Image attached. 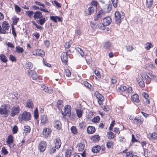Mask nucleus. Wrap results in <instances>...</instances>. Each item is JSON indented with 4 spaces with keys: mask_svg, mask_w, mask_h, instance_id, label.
I'll list each match as a JSON object with an SVG mask.
<instances>
[{
    "mask_svg": "<svg viewBox=\"0 0 157 157\" xmlns=\"http://www.w3.org/2000/svg\"><path fill=\"white\" fill-rule=\"evenodd\" d=\"M118 89L121 94L125 96H128L129 94L132 93V87L129 86H121L118 88Z\"/></svg>",
    "mask_w": 157,
    "mask_h": 157,
    "instance_id": "f257e3e1",
    "label": "nucleus"
},
{
    "mask_svg": "<svg viewBox=\"0 0 157 157\" xmlns=\"http://www.w3.org/2000/svg\"><path fill=\"white\" fill-rule=\"evenodd\" d=\"M10 108V106L9 104L7 103L3 104L0 107V114L4 115L7 117L9 115Z\"/></svg>",
    "mask_w": 157,
    "mask_h": 157,
    "instance_id": "f03ea898",
    "label": "nucleus"
},
{
    "mask_svg": "<svg viewBox=\"0 0 157 157\" xmlns=\"http://www.w3.org/2000/svg\"><path fill=\"white\" fill-rule=\"evenodd\" d=\"M31 118V114L29 112L24 111L23 113L19 115L18 119L19 121H28Z\"/></svg>",
    "mask_w": 157,
    "mask_h": 157,
    "instance_id": "7ed1b4c3",
    "label": "nucleus"
},
{
    "mask_svg": "<svg viewBox=\"0 0 157 157\" xmlns=\"http://www.w3.org/2000/svg\"><path fill=\"white\" fill-rule=\"evenodd\" d=\"M20 111V109L19 106L16 105L13 107L11 110L10 116L13 117L18 114Z\"/></svg>",
    "mask_w": 157,
    "mask_h": 157,
    "instance_id": "20e7f679",
    "label": "nucleus"
},
{
    "mask_svg": "<svg viewBox=\"0 0 157 157\" xmlns=\"http://www.w3.org/2000/svg\"><path fill=\"white\" fill-rule=\"evenodd\" d=\"M2 26V28L0 25V33H6V31L8 30L9 28V25L6 21H4L3 22Z\"/></svg>",
    "mask_w": 157,
    "mask_h": 157,
    "instance_id": "39448f33",
    "label": "nucleus"
},
{
    "mask_svg": "<svg viewBox=\"0 0 157 157\" xmlns=\"http://www.w3.org/2000/svg\"><path fill=\"white\" fill-rule=\"evenodd\" d=\"M105 13L103 10H101L97 13L94 17V19L95 21H99L105 16Z\"/></svg>",
    "mask_w": 157,
    "mask_h": 157,
    "instance_id": "423d86ee",
    "label": "nucleus"
},
{
    "mask_svg": "<svg viewBox=\"0 0 157 157\" xmlns=\"http://www.w3.org/2000/svg\"><path fill=\"white\" fill-rule=\"evenodd\" d=\"M115 20L117 24H120L121 22L122 17H123L124 15H121L118 11H116L115 13Z\"/></svg>",
    "mask_w": 157,
    "mask_h": 157,
    "instance_id": "0eeeda50",
    "label": "nucleus"
},
{
    "mask_svg": "<svg viewBox=\"0 0 157 157\" xmlns=\"http://www.w3.org/2000/svg\"><path fill=\"white\" fill-rule=\"evenodd\" d=\"M33 55L37 56L43 57L45 55V53L44 51L41 49H36L34 50L32 52Z\"/></svg>",
    "mask_w": 157,
    "mask_h": 157,
    "instance_id": "6e6552de",
    "label": "nucleus"
},
{
    "mask_svg": "<svg viewBox=\"0 0 157 157\" xmlns=\"http://www.w3.org/2000/svg\"><path fill=\"white\" fill-rule=\"evenodd\" d=\"M94 95L98 99V102L99 104L100 105L102 104V102L104 100V97L97 91L95 92Z\"/></svg>",
    "mask_w": 157,
    "mask_h": 157,
    "instance_id": "1a4fd4ad",
    "label": "nucleus"
},
{
    "mask_svg": "<svg viewBox=\"0 0 157 157\" xmlns=\"http://www.w3.org/2000/svg\"><path fill=\"white\" fill-rule=\"evenodd\" d=\"M13 137L11 135H10L8 137V139L6 141V143L9 147L11 148L14 147L13 145Z\"/></svg>",
    "mask_w": 157,
    "mask_h": 157,
    "instance_id": "9d476101",
    "label": "nucleus"
},
{
    "mask_svg": "<svg viewBox=\"0 0 157 157\" xmlns=\"http://www.w3.org/2000/svg\"><path fill=\"white\" fill-rule=\"evenodd\" d=\"M71 106L67 105L65 106L64 107V112L63 113V114L64 116H68L69 117L70 116L71 110Z\"/></svg>",
    "mask_w": 157,
    "mask_h": 157,
    "instance_id": "9b49d317",
    "label": "nucleus"
},
{
    "mask_svg": "<svg viewBox=\"0 0 157 157\" xmlns=\"http://www.w3.org/2000/svg\"><path fill=\"white\" fill-rule=\"evenodd\" d=\"M46 147V142L44 141H42L39 144L38 148L40 152H43L45 151Z\"/></svg>",
    "mask_w": 157,
    "mask_h": 157,
    "instance_id": "f8f14e48",
    "label": "nucleus"
},
{
    "mask_svg": "<svg viewBox=\"0 0 157 157\" xmlns=\"http://www.w3.org/2000/svg\"><path fill=\"white\" fill-rule=\"evenodd\" d=\"M27 74L29 75H30L33 80H35L38 77L37 75L34 71L28 70L27 71Z\"/></svg>",
    "mask_w": 157,
    "mask_h": 157,
    "instance_id": "ddd939ff",
    "label": "nucleus"
},
{
    "mask_svg": "<svg viewBox=\"0 0 157 157\" xmlns=\"http://www.w3.org/2000/svg\"><path fill=\"white\" fill-rule=\"evenodd\" d=\"M133 121L134 123L140 125L143 123L144 120L140 117H137L134 119Z\"/></svg>",
    "mask_w": 157,
    "mask_h": 157,
    "instance_id": "4468645a",
    "label": "nucleus"
},
{
    "mask_svg": "<svg viewBox=\"0 0 157 157\" xmlns=\"http://www.w3.org/2000/svg\"><path fill=\"white\" fill-rule=\"evenodd\" d=\"M111 19L109 17H107L104 18L103 20V22L105 26L109 25L111 22Z\"/></svg>",
    "mask_w": 157,
    "mask_h": 157,
    "instance_id": "2eb2a0df",
    "label": "nucleus"
},
{
    "mask_svg": "<svg viewBox=\"0 0 157 157\" xmlns=\"http://www.w3.org/2000/svg\"><path fill=\"white\" fill-rule=\"evenodd\" d=\"M61 58L63 62L66 63L68 59L67 53V52H63L61 55Z\"/></svg>",
    "mask_w": 157,
    "mask_h": 157,
    "instance_id": "dca6fc26",
    "label": "nucleus"
},
{
    "mask_svg": "<svg viewBox=\"0 0 157 157\" xmlns=\"http://www.w3.org/2000/svg\"><path fill=\"white\" fill-rule=\"evenodd\" d=\"M94 8L93 6H91L89 7L85 11V14L86 16L90 15L92 13H93L94 12Z\"/></svg>",
    "mask_w": 157,
    "mask_h": 157,
    "instance_id": "f3484780",
    "label": "nucleus"
},
{
    "mask_svg": "<svg viewBox=\"0 0 157 157\" xmlns=\"http://www.w3.org/2000/svg\"><path fill=\"white\" fill-rule=\"evenodd\" d=\"M148 138L151 140H154L157 139V133L153 132L149 133L147 135Z\"/></svg>",
    "mask_w": 157,
    "mask_h": 157,
    "instance_id": "a211bd4d",
    "label": "nucleus"
},
{
    "mask_svg": "<svg viewBox=\"0 0 157 157\" xmlns=\"http://www.w3.org/2000/svg\"><path fill=\"white\" fill-rule=\"evenodd\" d=\"M40 124L42 125H44L47 123L48 118L46 115H42L40 117Z\"/></svg>",
    "mask_w": 157,
    "mask_h": 157,
    "instance_id": "6ab92c4d",
    "label": "nucleus"
},
{
    "mask_svg": "<svg viewBox=\"0 0 157 157\" xmlns=\"http://www.w3.org/2000/svg\"><path fill=\"white\" fill-rule=\"evenodd\" d=\"M54 144L55 148L58 149L60 147L61 143V140L59 138H57L54 140Z\"/></svg>",
    "mask_w": 157,
    "mask_h": 157,
    "instance_id": "aec40b11",
    "label": "nucleus"
},
{
    "mask_svg": "<svg viewBox=\"0 0 157 157\" xmlns=\"http://www.w3.org/2000/svg\"><path fill=\"white\" fill-rule=\"evenodd\" d=\"M50 133L51 131L49 128H44L43 131V134L45 137H47Z\"/></svg>",
    "mask_w": 157,
    "mask_h": 157,
    "instance_id": "412c9836",
    "label": "nucleus"
},
{
    "mask_svg": "<svg viewBox=\"0 0 157 157\" xmlns=\"http://www.w3.org/2000/svg\"><path fill=\"white\" fill-rule=\"evenodd\" d=\"M112 5L110 4H107L105 5V7L104 9V11L105 13H108L109 12L112 10Z\"/></svg>",
    "mask_w": 157,
    "mask_h": 157,
    "instance_id": "4be33fe9",
    "label": "nucleus"
},
{
    "mask_svg": "<svg viewBox=\"0 0 157 157\" xmlns=\"http://www.w3.org/2000/svg\"><path fill=\"white\" fill-rule=\"evenodd\" d=\"M25 107L28 108L33 109L34 107L33 104L31 99L28 100L26 103Z\"/></svg>",
    "mask_w": 157,
    "mask_h": 157,
    "instance_id": "5701e85b",
    "label": "nucleus"
},
{
    "mask_svg": "<svg viewBox=\"0 0 157 157\" xmlns=\"http://www.w3.org/2000/svg\"><path fill=\"white\" fill-rule=\"evenodd\" d=\"M53 126L57 130H60L61 128V123L58 121H56L54 122Z\"/></svg>",
    "mask_w": 157,
    "mask_h": 157,
    "instance_id": "b1692460",
    "label": "nucleus"
},
{
    "mask_svg": "<svg viewBox=\"0 0 157 157\" xmlns=\"http://www.w3.org/2000/svg\"><path fill=\"white\" fill-rule=\"evenodd\" d=\"M42 13L40 11H36L34 13L33 17L35 19L40 18L43 17Z\"/></svg>",
    "mask_w": 157,
    "mask_h": 157,
    "instance_id": "393cba45",
    "label": "nucleus"
},
{
    "mask_svg": "<svg viewBox=\"0 0 157 157\" xmlns=\"http://www.w3.org/2000/svg\"><path fill=\"white\" fill-rule=\"evenodd\" d=\"M95 130L94 127L92 126H89L87 128V132L89 134H91L94 133Z\"/></svg>",
    "mask_w": 157,
    "mask_h": 157,
    "instance_id": "a878e982",
    "label": "nucleus"
},
{
    "mask_svg": "<svg viewBox=\"0 0 157 157\" xmlns=\"http://www.w3.org/2000/svg\"><path fill=\"white\" fill-rule=\"evenodd\" d=\"M42 89L46 92L51 94L53 93V90L51 89H49L48 87L45 85H43L41 86Z\"/></svg>",
    "mask_w": 157,
    "mask_h": 157,
    "instance_id": "bb28decb",
    "label": "nucleus"
},
{
    "mask_svg": "<svg viewBox=\"0 0 157 157\" xmlns=\"http://www.w3.org/2000/svg\"><path fill=\"white\" fill-rule=\"evenodd\" d=\"M50 19L55 22H57V20L59 21H61V18L57 16H51L50 17Z\"/></svg>",
    "mask_w": 157,
    "mask_h": 157,
    "instance_id": "cd10ccee",
    "label": "nucleus"
},
{
    "mask_svg": "<svg viewBox=\"0 0 157 157\" xmlns=\"http://www.w3.org/2000/svg\"><path fill=\"white\" fill-rule=\"evenodd\" d=\"M132 100L134 102L138 103L139 102L140 100L139 99V96L137 94H135L131 96Z\"/></svg>",
    "mask_w": 157,
    "mask_h": 157,
    "instance_id": "c85d7f7f",
    "label": "nucleus"
},
{
    "mask_svg": "<svg viewBox=\"0 0 157 157\" xmlns=\"http://www.w3.org/2000/svg\"><path fill=\"white\" fill-rule=\"evenodd\" d=\"M112 47L111 43L109 42H105L103 44V48L107 49H109Z\"/></svg>",
    "mask_w": 157,
    "mask_h": 157,
    "instance_id": "c756f323",
    "label": "nucleus"
},
{
    "mask_svg": "<svg viewBox=\"0 0 157 157\" xmlns=\"http://www.w3.org/2000/svg\"><path fill=\"white\" fill-rule=\"evenodd\" d=\"M101 150V147L100 146L97 145L92 148V151L94 153H97Z\"/></svg>",
    "mask_w": 157,
    "mask_h": 157,
    "instance_id": "7c9ffc66",
    "label": "nucleus"
},
{
    "mask_svg": "<svg viewBox=\"0 0 157 157\" xmlns=\"http://www.w3.org/2000/svg\"><path fill=\"white\" fill-rule=\"evenodd\" d=\"M45 21V19L44 17L43 16L41 18H40L39 20L37 21V22L41 25H43Z\"/></svg>",
    "mask_w": 157,
    "mask_h": 157,
    "instance_id": "2f4dec72",
    "label": "nucleus"
},
{
    "mask_svg": "<svg viewBox=\"0 0 157 157\" xmlns=\"http://www.w3.org/2000/svg\"><path fill=\"white\" fill-rule=\"evenodd\" d=\"M70 129L73 134L74 135L77 134L78 133V130L75 126H72L71 127Z\"/></svg>",
    "mask_w": 157,
    "mask_h": 157,
    "instance_id": "473e14b6",
    "label": "nucleus"
},
{
    "mask_svg": "<svg viewBox=\"0 0 157 157\" xmlns=\"http://www.w3.org/2000/svg\"><path fill=\"white\" fill-rule=\"evenodd\" d=\"M24 133H25V135L29 133L30 131V128L28 126H25L24 129Z\"/></svg>",
    "mask_w": 157,
    "mask_h": 157,
    "instance_id": "72a5a7b5",
    "label": "nucleus"
},
{
    "mask_svg": "<svg viewBox=\"0 0 157 157\" xmlns=\"http://www.w3.org/2000/svg\"><path fill=\"white\" fill-rule=\"evenodd\" d=\"M0 59L4 63H6L7 61V59L6 57L4 55H0Z\"/></svg>",
    "mask_w": 157,
    "mask_h": 157,
    "instance_id": "f704fd0d",
    "label": "nucleus"
},
{
    "mask_svg": "<svg viewBox=\"0 0 157 157\" xmlns=\"http://www.w3.org/2000/svg\"><path fill=\"white\" fill-rule=\"evenodd\" d=\"M149 75L150 77V78H148V79L146 80V82L147 84H148L150 82L151 79L154 78L155 77V75L152 74V73H149Z\"/></svg>",
    "mask_w": 157,
    "mask_h": 157,
    "instance_id": "c9c22d12",
    "label": "nucleus"
},
{
    "mask_svg": "<svg viewBox=\"0 0 157 157\" xmlns=\"http://www.w3.org/2000/svg\"><path fill=\"white\" fill-rule=\"evenodd\" d=\"M153 0H147L146 6L147 8L151 7L152 5Z\"/></svg>",
    "mask_w": 157,
    "mask_h": 157,
    "instance_id": "e433bc0d",
    "label": "nucleus"
},
{
    "mask_svg": "<svg viewBox=\"0 0 157 157\" xmlns=\"http://www.w3.org/2000/svg\"><path fill=\"white\" fill-rule=\"evenodd\" d=\"M16 52L18 53H22L24 52L23 48L19 46H16L15 48Z\"/></svg>",
    "mask_w": 157,
    "mask_h": 157,
    "instance_id": "4c0bfd02",
    "label": "nucleus"
},
{
    "mask_svg": "<svg viewBox=\"0 0 157 157\" xmlns=\"http://www.w3.org/2000/svg\"><path fill=\"white\" fill-rule=\"evenodd\" d=\"M141 77L144 80H145L148 79V78H150V77L147 75L146 73L143 72L141 74Z\"/></svg>",
    "mask_w": 157,
    "mask_h": 157,
    "instance_id": "58836bf2",
    "label": "nucleus"
},
{
    "mask_svg": "<svg viewBox=\"0 0 157 157\" xmlns=\"http://www.w3.org/2000/svg\"><path fill=\"white\" fill-rule=\"evenodd\" d=\"M86 124L83 122H80L79 124V128L81 129H84L85 128Z\"/></svg>",
    "mask_w": 157,
    "mask_h": 157,
    "instance_id": "ea45409f",
    "label": "nucleus"
},
{
    "mask_svg": "<svg viewBox=\"0 0 157 157\" xmlns=\"http://www.w3.org/2000/svg\"><path fill=\"white\" fill-rule=\"evenodd\" d=\"M85 147L84 144L82 143L79 144L78 147V151H82L84 150Z\"/></svg>",
    "mask_w": 157,
    "mask_h": 157,
    "instance_id": "a19ab883",
    "label": "nucleus"
},
{
    "mask_svg": "<svg viewBox=\"0 0 157 157\" xmlns=\"http://www.w3.org/2000/svg\"><path fill=\"white\" fill-rule=\"evenodd\" d=\"M33 67V65L31 63L27 62L25 64V67L28 69H31Z\"/></svg>",
    "mask_w": 157,
    "mask_h": 157,
    "instance_id": "79ce46f5",
    "label": "nucleus"
},
{
    "mask_svg": "<svg viewBox=\"0 0 157 157\" xmlns=\"http://www.w3.org/2000/svg\"><path fill=\"white\" fill-rule=\"evenodd\" d=\"M91 139L93 141L96 142L99 140L100 136L98 135H94L92 137Z\"/></svg>",
    "mask_w": 157,
    "mask_h": 157,
    "instance_id": "37998d69",
    "label": "nucleus"
},
{
    "mask_svg": "<svg viewBox=\"0 0 157 157\" xmlns=\"http://www.w3.org/2000/svg\"><path fill=\"white\" fill-rule=\"evenodd\" d=\"M107 134L108 135V137L109 139H113L115 136L114 133L112 132H107Z\"/></svg>",
    "mask_w": 157,
    "mask_h": 157,
    "instance_id": "c03bdc74",
    "label": "nucleus"
},
{
    "mask_svg": "<svg viewBox=\"0 0 157 157\" xmlns=\"http://www.w3.org/2000/svg\"><path fill=\"white\" fill-rule=\"evenodd\" d=\"M106 145L108 148H110L113 147V144L112 141H109L107 142Z\"/></svg>",
    "mask_w": 157,
    "mask_h": 157,
    "instance_id": "a18cd8bd",
    "label": "nucleus"
},
{
    "mask_svg": "<svg viewBox=\"0 0 157 157\" xmlns=\"http://www.w3.org/2000/svg\"><path fill=\"white\" fill-rule=\"evenodd\" d=\"M152 47V44L151 43L149 42L146 43L145 45V48L147 50L150 49Z\"/></svg>",
    "mask_w": 157,
    "mask_h": 157,
    "instance_id": "49530a36",
    "label": "nucleus"
},
{
    "mask_svg": "<svg viewBox=\"0 0 157 157\" xmlns=\"http://www.w3.org/2000/svg\"><path fill=\"white\" fill-rule=\"evenodd\" d=\"M19 20V18H17L16 16H14L12 18L13 24L14 25H17V22Z\"/></svg>",
    "mask_w": 157,
    "mask_h": 157,
    "instance_id": "de8ad7c7",
    "label": "nucleus"
},
{
    "mask_svg": "<svg viewBox=\"0 0 157 157\" xmlns=\"http://www.w3.org/2000/svg\"><path fill=\"white\" fill-rule=\"evenodd\" d=\"M76 50L80 54L81 56L82 57H83L84 55V53L82 51V50L78 47H77L76 48Z\"/></svg>",
    "mask_w": 157,
    "mask_h": 157,
    "instance_id": "09e8293b",
    "label": "nucleus"
},
{
    "mask_svg": "<svg viewBox=\"0 0 157 157\" xmlns=\"http://www.w3.org/2000/svg\"><path fill=\"white\" fill-rule=\"evenodd\" d=\"M34 118L36 119H37L39 117L38 109L37 108H36L34 110Z\"/></svg>",
    "mask_w": 157,
    "mask_h": 157,
    "instance_id": "8fccbe9b",
    "label": "nucleus"
},
{
    "mask_svg": "<svg viewBox=\"0 0 157 157\" xmlns=\"http://www.w3.org/2000/svg\"><path fill=\"white\" fill-rule=\"evenodd\" d=\"M15 10L17 13H19L21 11V8L16 5H14Z\"/></svg>",
    "mask_w": 157,
    "mask_h": 157,
    "instance_id": "3c124183",
    "label": "nucleus"
},
{
    "mask_svg": "<svg viewBox=\"0 0 157 157\" xmlns=\"http://www.w3.org/2000/svg\"><path fill=\"white\" fill-rule=\"evenodd\" d=\"M76 112L77 116L79 118L81 117L82 115V111L80 109H78L76 110Z\"/></svg>",
    "mask_w": 157,
    "mask_h": 157,
    "instance_id": "603ef678",
    "label": "nucleus"
},
{
    "mask_svg": "<svg viewBox=\"0 0 157 157\" xmlns=\"http://www.w3.org/2000/svg\"><path fill=\"white\" fill-rule=\"evenodd\" d=\"M72 151L71 149H68L66 152L65 157H69L72 153Z\"/></svg>",
    "mask_w": 157,
    "mask_h": 157,
    "instance_id": "864d4df0",
    "label": "nucleus"
},
{
    "mask_svg": "<svg viewBox=\"0 0 157 157\" xmlns=\"http://www.w3.org/2000/svg\"><path fill=\"white\" fill-rule=\"evenodd\" d=\"M126 48L127 51L128 52H131L133 49V47L131 45L126 46Z\"/></svg>",
    "mask_w": 157,
    "mask_h": 157,
    "instance_id": "5fc2aeb1",
    "label": "nucleus"
},
{
    "mask_svg": "<svg viewBox=\"0 0 157 157\" xmlns=\"http://www.w3.org/2000/svg\"><path fill=\"white\" fill-rule=\"evenodd\" d=\"M104 25V23L102 24L101 23H100L98 24V28L102 30H103L105 29Z\"/></svg>",
    "mask_w": 157,
    "mask_h": 157,
    "instance_id": "6e6d98bb",
    "label": "nucleus"
},
{
    "mask_svg": "<svg viewBox=\"0 0 157 157\" xmlns=\"http://www.w3.org/2000/svg\"><path fill=\"white\" fill-rule=\"evenodd\" d=\"M100 117L99 116H97L94 117L92 120V121L94 123H97L100 120Z\"/></svg>",
    "mask_w": 157,
    "mask_h": 157,
    "instance_id": "4d7b16f0",
    "label": "nucleus"
},
{
    "mask_svg": "<svg viewBox=\"0 0 157 157\" xmlns=\"http://www.w3.org/2000/svg\"><path fill=\"white\" fill-rule=\"evenodd\" d=\"M65 74L66 75L67 77H69L71 75V73L70 70L67 68L65 69Z\"/></svg>",
    "mask_w": 157,
    "mask_h": 157,
    "instance_id": "13d9d810",
    "label": "nucleus"
},
{
    "mask_svg": "<svg viewBox=\"0 0 157 157\" xmlns=\"http://www.w3.org/2000/svg\"><path fill=\"white\" fill-rule=\"evenodd\" d=\"M113 6L115 8L117 7V3L118 2V0H111Z\"/></svg>",
    "mask_w": 157,
    "mask_h": 157,
    "instance_id": "bf43d9fd",
    "label": "nucleus"
},
{
    "mask_svg": "<svg viewBox=\"0 0 157 157\" xmlns=\"http://www.w3.org/2000/svg\"><path fill=\"white\" fill-rule=\"evenodd\" d=\"M91 6H95L96 7H97L98 5V2L95 0H92L91 2Z\"/></svg>",
    "mask_w": 157,
    "mask_h": 157,
    "instance_id": "052dcab7",
    "label": "nucleus"
},
{
    "mask_svg": "<svg viewBox=\"0 0 157 157\" xmlns=\"http://www.w3.org/2000/svg\"><path fill=\"white\" fill-rule=\"evenodd\" d=\"M63 103V101L61 100H59L58 101L57 103V107L59 109V108H60L62 106V104Z\"/></svg>",
    "mask_w": 157,
    "mask_h": 157,
    "instance_id": "680f3d73",
    "label": "nucleus"
},
{
    "mask_svg": "<svg viewBox=\"0 0 157 157\" xmlns=\"http://www.w3.org/2000/svg\"><path fill=\"white\" fill-rule=\"evenodd\" d=\"M18 131V128L16 125L14 126L13 128L12 131L13 134H15L17 133Z\"/></svg>",
    "mask_w": 157,
    "mask_h": 157,
    "instance_id": "e2e57ef3",
    "label": "nucleus"
},
{
    "mask_svg": "<svg viewBox=\"0 0 157 157\" xmlns=\"http://www.w3.org/2000/svg\"><path fill=\"white\" fill-rule=\"evenodd\" d=\"M134 155L131 151L127 152L126 153L127 157H134Z\"/></svg>",
    "mask_w": 157,
    "mask_h": 157,
    "instance_id": "0e129e2a",
    "label": "nucleus"
},
{
    "mask_svg": "<svg viewBox=\"0 0 157 157\" xmlns=\"http://www.w3.org/2000/svg\"><path fill=\"white\" fill-rule=\"evenodd\" d=\"M9 59L12 62L16 61L15 57L12 55H10V56Z\"/></svg>",
    "mask_w": 157,
    "mask_h": 157,
    "instance_id": "69168bd1",
    "label": "nucleus"
},
{
    "mask_svg": "<svg viewBox=\"0 0 157 157\" xmlns=\"http://www.w3.org/2000/svg\"><path fill=\"white\" fill-rule=\"evenodd\" d=\"M2 153L4 155L7 154L8 152L7 150L4 147H3L2 148Z\"/></svg>",
    "mask_w": 157,
    "mask_h": 157,
    "instance_id": "338daca9",
    "label": "nucleus"
},
{
    "mask_svg": "<svg viewBox=\"0 0 157 157\" xmlns=\"http://www.w3.org/2000/svg\"><path fill=\"white\" fill-rule=\"evenodd\" d=\"M56 148L52 147L51 148L49 151V153L50 154L52 155L56 151Z\"/></svg>",
    "mask_w": 157,
    "mask_h": 157,
    "instance_id": "774afa93",
    "label": "nucleus"
}]
</instances>
